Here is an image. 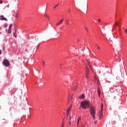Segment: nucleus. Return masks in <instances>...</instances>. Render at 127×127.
I'll list each match as a JSON object with an SVG mask.
<instances>
[{
	"label": "nucleus",
	"mask_w": 127,
	"mask_h": 127,
	"mask_svg": "<svg viewBox=\"0 0 127 127\" xmlns=\"http://www.w3.org/2000/svg\"><path fill=\"white\" fill-rule=\"evenodd\" d=\"M70 99H71V102H73V96H71L70 97Z\"/></svg>",
	"instance_id": "obj_17"
},
{
	"label": "nucleus",
	"mask_w": 127,
	"mask_h": 127,
	"mask_svg": "<svg viewBox=\"0 0 127 127\" xmlns=\"http://www.w3.org/2000/svg\"><path fill=\"white\" fill-rule=\"evenodd\" d=\"M101 112H103V111H104V103H101Z\"/></svg>",
	"instance_id": "obj_10"
},
{
	"label": "nucleus",
	"mask_w": 127,
	"mask_h": 127,
	"mask_svg": "<svg viewBox=\"0 0 127 127\" xmlns=\"http://www.w3.org/2000/svg\"><path fill=\"white\" fill-rule=\"evenodd\" d=\"M69 11H71V10L69 9Z\"/></svg>",
	"instance_id": "obj_34"
},
{
	"label": "nucleus",
	"mask_w": 127,
	"mask_h": 127,
	"mask_svg": "<svg viewBox=\"0 0 127 127\" xmlns=\"http://www.w3.org/2000/svg\"><path fill=\"white\" fill-rule=\"evenodd\" d=\"M125 32H126V33H127V29H125Z\"/></svg>",
	"instance_id": "obj_27"
},
{
	"label": "nucleus",
	"mask_w": 127,
	"mask_h": 127,
	"mask_svg": "<svg viewBox=\"0 0 127 127\" xmlns=\"http://www.w3.org/2000/svg\"><path fill=\"white\" fill-rule=\"evenodd\" d=\"M68 101H70V100H69V99H68Z\"/></svg>",
	"instance_id": "obj_37"
},
{
	"label": "nucleus",
	"mask_w": 127,
	"mask_h": 127,
	"mask_svg": "<svg viewBox=\"0 0 127 127\" xmlns=\"http://www.w3.org/2000/svg\"><path fill=\"white\" fill-rule=\"evenodd\" d=\"M1 54V50H0V55Z\"/></svg>",
	"instance_id": "obj_28"
},
{
	"label": "nucleus",
	"mask_w": 127,
	"mask_h": 127,
	"mask_svg": "<svg viewBox=\"0 0 127 127\" xmlns=\"http://www.w3.org/2000/svg\"><path fill=\"white\" fill-rule=\"evenodd\" d=\"M0 3H2V1L1 0H0Z\"/></svg>",
	"instance_id": "obj_26"
},
{
	"label": "nucleus",
	"mask_w": 127,
	"mask_h": 127,
	"mask_svg": "<svg viewBox=\"0 0 127 127\" xmlns=\"http://www.w3.org/2000/svg\"><path fill=\"white\" fill-rule=\"evenodd\" d=\"M67 24H68V22L67 23H66V25H67Z\"/></svg>",
	"instance_id": "obj_33"
},
{
	"label": "nucleus",
	"mask_w": 127,
	"mask_h": 127,
	"mask_svg": "<svg viewBox=\"0 0 127 127\" xmlns=\"http://www.w3.org/2000/svg\"><path fill=\"white\" fill-rule=\"evenodd\" d=\"M77 127H78V126H79V121H77Z\"/></svg>",
	"instance_id": "obj_24"
},
{
	"label": "nucleus",
	"mask_w": 127,
	"mask_h": 127,
	"mask_svg": "<svg viewBox=\"0 0 127 127\" xmlns=\"http://www.w3.org/2000/svg\"><path fill=\"white\" fill-rule=\"evenodd\" d=\"M97 123H98V122H97V121H95V122H94V125H96Z\"/></svg>",
	"instance_id": "obj_23"
},
{
	"label": "nucleus",
	"mask_w": 127,
	"mask_h": 127,
	"mask_svg": "<svg viewBox=\"0 0 127 127\" xmlns=\"http://www.w3.org/2000/svg\"><path fill=\"white\" fill-rule=\"evenodd\" d=\"M100 119H102L103 118V111H101L99 113Z\"/></svg>",
	"instance_id": "obj_9"
},
{
	"label": "nucleus",
	"mask_w": 127,
	"mask_h": 127,
	"mask_svg": "<svg viewBox=\"0 0 127 127\" xmlns=\"http://www.w3.org/2000/svg\"><path fill=\"white\" fill-rule=\"evenodd\" d=\"M64 21V19H62L60 21H59L57 24L56 26H58V25H60V24H62V23Z\"/></svg>",
	"instance_id": "obj_5"
},
{
	"label": "nucleus",
	"mask_w": 127,
	"mask_h": 127,
	"mask_svg": "<svg viewBox=\"0 0 127 127\" xmlns=\"http://www.w3.org/2000/svg\"><path fill=\"white\" fill-rule=\"evenodd\" d=\"M81 127H86V126L85 125H82Z\"/></svg>",
	"instance_id": "obj_25"
},
{
	"label": "nucleus",
	"mask_w": 127,
	"mask_h": 127,
	"mask_svg": "<svg viewBox=\"0 0 127 127\" xmlns=\"http://www.w3.org/2000/svg\"><path fill=\"white\" fill-rule=\"evenodd\" d=\"M85 98V95L84 94H82L81 96L79 97V99H84Z\"/></svg>",
	"instance_id": "obj_13"
},
{
	"label": "nucleus",
	"mask_w": 127,
	"mask_h": 127,
	"mask_svg": "<svg viewBox=\"0 0 127 127\" xmlns=\"http://www.w3.org/2000/svg\"><path fill=\"white\" fill-rule=\"evenodd\" d=\"M71 108H72V105H70L69 108L66 110V115L69 116V114L70 113V111H71Z\"/></svg>",
	"instance_id": "obj_6"
},
{
	"label": "nucleus",
	"mask_w": 127,
	"mask_h": 127,
	"mask_svg": "<svg viewBox=\"0 0 127 127\" xmlns=\"http://www.w3.org/2000/svg\"><path fill=\"white\" fill-rule=\"evenodd\" d=\"M39 46V44L38 45V47Z\"/></svg>",
	"instance_id": "obj_35"
},
{
	"label": "nucleus",
	"mask_w": 127,
	"mask_h": 127,
	"mask_svg": "<svg viewBox=\"0 0 127 127\" xmlns=\"http://www.w3.org/2000/svg\"><path fill=\"white\" fill-rule=\"evenodd\" d=\"M0 20H5V21H7V19H6L5 17H4V16L1 15L0 16Z\"/></svg>",
	"instance_id": "obj_7"
},
{
	"label": "nucleus",
	"mask_w": 127,
	"mask_h": 127,
	"mask_svg": "<svg viewBox=\"0 0 127 127\" xmlns=\"http://www.w3.org/2000/svg\"><path fill=\"white\" fill-rule=\"evenodd\" d=\"M11 27H12V24H11L9 27V29H11Z\"/></svg>",
	"instance_id": "obj_16"
},
{
	"label": "nucleus",
	"mask_w": 127,
	"mask_h": 127,
	"mask_svg": "<svg viewBox=\"0 0 127 127\" xmlns=\"http://www.w3.org/2000/svg\"><path fill=\"white\" fill-rule=\"evenodd\" d=\"M80 107L84 110L89 109L90 108V102L88 101H83L80 103Z\"/></svg>",
	"instance_id": "obj_1"
},
{
	"label": "nucleus",
	"mask_w": 127,
	"mask_h": 127,
	"mask_svg": "<svg viewBox=\"0 0 127 127\" xmlns=\"http://www.w3.org/2000/svg\"><path fill=\"white\" fill-rule=\"evenodd\" d=\"M85 29L88 31V29L87 28H85Z\"/></svg>",
	"instance_id": "obj_31"
},
{
	"label": "nucleus",
	"mask_w": 127,
	"mask_h": 127,
	"mask_svg": "<svg viewBox=\"0 0 127 127\" xmlns=\"http://www.w3.org/2000/svg\"><path fill=\"white\" fill-rule=\"evenodd\" d=\"M57 6H58V4H57V5H56V6H54V8H56V7H57Z\"/></svg>",
	"instance_id": "obj_21"
},
{
	"label": "nucleus",
	"mask_w": 127,
	"mask_h": 127,
	"mask_svg": "<svg viewBox=\"0 0 127 127\" xmlns=\"http://www.w3.org/2000/svg\"><path fill=\"white\" fill-rule=\"evenodd\" d=\"M98 21H99V22H101V19H99L98 20Z\"/></svg>",
	"instance_id": "obj_29"
},
{
	"label": "nucleus",
	"mask_w": 127,
	"mask_h": 127,
	"mask_svg": "<svg viewBox=\"0 0 127 127\" xmlns=\"http://www.w3.org/2000/svg\"><path fill=\"white\" fill-rule=\"evenodd\" d=\"M2 64L4 65V66H5L6 67H7L8 66H9V62L8 61V60H6V59H4L3 61Z\"/></svg>",
	"instance_id": "obj_4"
},
{
	"label": "nucleus",
	"mask_w": 127,
	"mask_h": 127,
	"mask_svg": "<svg viewBox=\"0 0 127 127\" xmlns=\"http://www.w3.org/2000/svg\"><path fill=\"white\" fill-rule=\"evenodd\" d=\"M115 24L118 25V27H121V23L116 22Z\"/></svg>",
	"instance_id": "obj_11"
},
{
	"label": "nucleus",
	"mask_w": 127,
	"mask_h": 127,
	"mask_svg": "<svg viewBox=\"0 0 127 127\" xmlns=\"http://www.w3.org/2000/svg\"><path fill=\"white\" fill-rule=\"evenodd\" d=\"M98 96L99 97H101V91L100 90H98Z\"/></svg>",
	"instance_id": "obj_15"
},
{
	"label": "nucleus",
	"mask_w": 127,
	"mask_h": 127,
	"mask_svg": "<svg viewBox=\"0 0 127 127\" xmlns=\"http://www.w3.org/2000/svg\"><path fill=\"white\" fill-rule=\"evenodd\" d=\"M6 32H7V33H10L11 32V29H8V30H6Z\"/></svg>",
	"instance_id": "obj_12"
},
{
	"label": "nucleus",
	"mask_w": 127,
	"mask_h": 127,
	"mask_svg": "<svg viewBox=\"0 0 127 127\" xmlns=\"http://www.w3.org/2000/svg\"><path fill=\"white\" fill-rule=\"evenodd\" d=\"M42 64L43 65H45V61H42Z\"/></svg>",
	"instance_id": "obj_19"
},
{
	"label": "nucleus",
	"mask_w": 127,
	"mask_h": 127,
	"mask_svg": "<svg viewBox=\"0 0 127 127\" xmlns=\"http://www.w3.org/2000/svg\"><path fill=\"white\" fill-rule=\"evenodd\" d=\"M84 6H85V8H88V2H86Z\"/></svg>",
	"instance_id": "obj_14"
},
{
	"label": "nucleus",
	"mask_w": 127,
	"mask_h": 127,
	"mask_svg": "<svg viewBox=\"0 0 127 127\" xmlns=\"http://www.w3.org/2000/svg\"><path fill=\"white\" fill-rule=\"evenodd\" d=\"M94 78L95 79V80L97 79V77H96V76H95Z\"/></svg>",
	"instance_id": "obj_30"
},
{
	"label": "nucleus",
	"mask_w": 127,
	"mask_h": 127,
	"mask_svg": "<svg viewBox=\"0 0 127 127\" xmlns=\"http://www.w3.org/2000/svg\"><path fill=\"white\" fill-rule=\"evenodd\" d=\"M80 121H81V116L79 117V118L77 120V122H80Z\"/></svg>",
	"instance_id": "obj_18"
},
{
	"label": "nucleus",
	"mask_w": 127,
	"mask_h": 127,
	"mask_svg": "<svg viewBox=\"0 0 127 127\" xmlns=\"http://www.w3.org/2000/svg\"><path fill=\"white\" fill-rule=\"evenodd\" d=\"M73 117V114H70L69 116V125H71V123H72V121H71V120H72V117Z\"/></svg>",
	"instance_id": "obj_8"
},
{
	"label": "nucleus",
	"mask_w": 127,
	"mask_h": 127,
	"mask_svg": "<svg viewBox=\"0 0 127 127\" xmlns=\"http://www.w3.org/2000/svg\"><path fill=\"white\" fill-rule=\"evenodd\" d=\"M61 65H63V64H61Z\"/></svg>",
	"instance_id": "obj_36"
},
{
	"label": "nucleus",
	"mask_w": 127,
	"mask_h": 127,
	"mask_svg": "<svg viewBox=\"0 0 127 127\" xmlns=\"http://www.w3.org/2000/svg\"><path fill=\"white\" fill-rule=\"evenodd\" d=\"M88 64L86 65V77L88 78V74H89V68L92 70V66H91V64L90 63V61L89 60H87Z\"/></svg>",
	"instance_id": "obj_3"
},
{
	"label": "nucleus",
	"mask_w": 127,
	"mask_h": 127,
	"mask_svg": "<svg viewBox=\"0 0 127 127\" xmlns=\"http://www.w3.org/2000/svg\"><path fill=\"white\" fill-rule=\"evenodd\" d=\"M62 127H64V123H62Z\"/></svg>",
	"instance_id": "obj_22"
},
{
	"label": "nucleus",
	"mask_w": 127,
	"mask_h": 127,
	"mask_svg": "<svg viewBox=\"0 0 127 127\" xmlns=\"http://www.w3.org/2000/svg\"><path fill=\"white\" fill-rule=\"evenodd\" d=\"M98 49H100V47L98 46Z\"/></svg>",
	"instance_id": "obj_32"
},
{
	"label": "nucleus",
	"mask_w": 127,
	"mask_h": 127,
	"mask_svg": "<svg viewBox=\"0 0 127 127\" xmlns=\"http://www.w3.org/2000/svg\"><path fill=\"white\" fill-rule=\"evenodd\" d=\"M90 115L94 120H96L95 115H96V109L94 107L91 106L90 108Z\"/></svg>",
	"instance_id": "obj_2"
},
{
	"label": "nucleus",
	"mask_w": 127,
	"mask_h": 127,
	"mask_svg": "<svg viewBox=\"0 0 127 127\" xmlns=\"http://www.w3.org/2000/svg\"><path fill=\"white\" fill-rule=\"evenodd\" d=\"M117 26H118V25H117L116 24V23H115V25H113V27H114L115 28V27H116Z\"/></svg>",
	"instance_id": "obj_20"
}]
</instances>
